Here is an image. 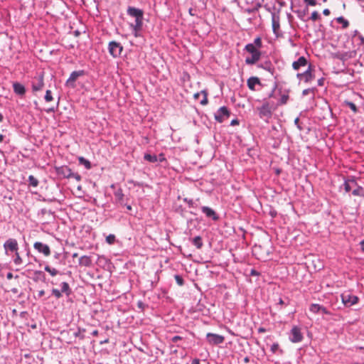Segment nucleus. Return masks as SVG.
<instances>
[{
	"instance_id": "nucleus-1",
	"label": "nucleus",
	"mask_w": 364,
	"mask_h": 364,
	"mask_svg": "<svg viewBox=\"0 0 364 364\" xmlns=\"http://www.w3.org/2000/svg\"><path fill=\"white\" fill-rule=\"evenodd\" d=\"M275 109L276 107L270 105V103L268 102H265L260 107L257 108V110L259 111V115L260 118L269 119L272 117V111Z\"/></svg>"
},
{
	"instance_id": "nucleus-2",
	"label": "nucleus",
	"mask_w": 364,
	"mask_h": 364,
	"mask_svg": "<svg viewBox=\"0 0 364 364\" xmlns=\"http://www.w3.org/2000/svg\"><path fill=\"white\" fill-rule=\"evenodd\" d=\"M341 296L343 304L346 306L356 304L359 301L357 296L351 294L349 291L343 293Z\"/></svg>"
},
{
	"instance_id": "nucleus-3",
	"label": "nucleus",
	"mask_w": 364,
	"mask_h": 364,
	"mask_svg": "<svg viewBox=\"0 0 364 364\" xmlns=\"http://www.w3.org/2000/svg\"><path fill=\"white\" fill-rule=\"evenodd\" d=\"M108 49L109 54L112 57L117 58L121 55L123 46L119 43L113 41L109 43Z\"/></svg>"
},
{
	"instance_id": "nucleus-4",
	"label": "nucleus",
	"mask_w": 364,
	"mask_h": 364,
	"mask_svg": "<svg viewBox=\"0 0 364 364\" xmlns=\"http://www.w3.org/2000/svg\"><path fill=\"white\" fill-rule=\"evenodd\" d=\"M4 248L6 254L9 252H16L18 251V244L16 239L9 238L4 244Z\"/></svg>"
},
{
	"instance_id": "nucleus-5",
	"label": "nucleus",
	"mask_w": 364,
	"mask_h": 364,
	"mask_svg": "<svg viewBox=\"0 0 364 364\" xmlns=\"http://www.w3.org/2000/svg\"><path fill=\"white\" fill-rule=\"evenodd\" d=\"M230 117V112L226 107H220L215 115V119L220 123L224 122Z\"/></svg>"
},
{
	"instance_id": "nucleus-6",
	"label": "nucleus",
	"mask_w": 364,
	"mask_h": 364,
	"mask_svg": "<svg viewBox=\"0 0 364 364\" xmlns=\"http://www.w3.org/2000/svg\"><path fill=\"white\" fill-rule=\"evenodd\" d=\"M33 247L38 252L42 253L45 257H48L51 253L50 247L41 242H36L33 244Z\"/></svg>"
},
{
	"instance_id": "nucleus-7",
	"label": "nucleus",
	"mask_w": 364,
	"mask_h": 364,
	"mask_svg": "<svg viewBox=\"0 0 364 364\" xmlns=\"http://www.w3.org/2000/svg\"><path fill=\"white\" fill-rule=\"evenodd\" d=\"M303 339V335L301 332L300 328L294 326L291 330L290 341L292 343L301 342Z\"/></svg>"
},
{
	"instance_id": "nucleus-8",
	"label": "nucleus",
	"mask_w": 364,
	"mask_h": 364,
	"mask_svg": "<svg viewBox=\"0 0 364 364\" xmlns=\"http://www.w3.org/2000/svg\"><path fill=\"white\" fill-rule=\"evenodd\" d=\"M43 87V75L41 74L33 78L32 82V90L33 92H37L41 90Z\"/></svg>"
},
{
	"instance_id": "nucleus-9",
	"label": "nucleus",
	"mask_w": 364,
	"mask_h": 364,
	"mask_svg": "<svg viewBox=\"0 0 364 364\" xmlns=\"http://www.w3.org/2000/svg\"><path fill=\"white\" fill-rule=\"evenodd\" d=\"M208 341L211 345H218L223 343L225 338L224 336L218 334L208 333L206 335Z\"/></svg>"
},
{
	"instance_id": "nucleus-10",
	"label": "nucleus",
	"mask_w": 364,
	"mask_h": 364,
	"mask_svg": "<svg viewBox=\"0 0 364 364\" xmlns=\"http://www.w3.org/2000/svg\"><path fill=\"white\" fill-rule=\"evenodd\" d=\"M201 210L208 218H211L213 220H217L218 219L217 213L212 208L207 206H203L201 208Z\"/></svg>"
},
{
	"instance_id": "nucleus-11",
	"label": "nucleus",
	"mask_w": 364,
	"mask_h": 364,
	"mask_svg": "<svg viewBox=\"0 0 364 364\" xmlns=\"http://www.w3.org/2000/svg\"><path fill=\"white\" fill-rule=\"evenodd\" d=\"M83 71H73L69 78L68 79L66 84L68 85L73 86L74 82L76 81V80L81 75H83Z\"/></svg>"
},
{
	"instance_id": "nucleus-12",
	"label": "nucleus",
	"mask_w": 364,
	"mask_h": 364,
	"mask_svg": "<svg viewBox=\"0 0 364 364\" xmlns=\"http://www.w3.org/2000/svg\"><path fill=\"white\" fill-rule=\"evenodd\" d=\"M127 14L134 18L143 17L144 12L141 9H136L134 7H129L127 9Z\"/></svg>"
},
{
	"instance_id": "nucleus-13",
	"label": "nucleus",
	"mask_w": 364,
	"mask_h": 364,
	"mask_svg": "<svg viewBox=\"0 0 364 364\" xmlns=\"http://www.w3.org/2000/svg\"><path fill=\"white\" fill-rule=\"evenodd\" d=\"M307 64V60L305 57H300L296 61H294L292 63V68L295 70H298L301 67L306 66Z\"/></svg>"
},
{
	"instance_id": "nucleus-14",
	"label": "nucleus",
	"mask_w": 364,
	"mask_h": 364,
	"mask_svg": "<svg viewBox=\"0 0 364 364\" xmlns=\"http://www.w3.org/2000/svg\"><path fill=\"white\" fill-rule=\"evenodd\" d=\"M13 88H14V92L18 95L22 96L26 92L25 87L19 82H14L13 84Z\"/></svg>"
},
{
	"instance_id": "nucleus-15",
	"label": "nucleus",
	"mask_w": 364,
	"mask_h": 364,
	"mask_svg": "<svg viewBox=\"0 0 364 364\" xmlns=\"http://www.w3.org/2000/svg\"><path fill=\"white\" fill-rule=\"evenodd\" d=\"M297 77L304 79L306 82L311 81L313 79L311 67L309 66V69L304 73H299Z\"/></svg>"
},
{
	"instance_id": "nucleus-16",
	"label": "nucleus",
	"mask_w": 364,
	"mask_h": 364,
	"mask_svg": "<svg viewBox=\"0 0 364 364\" xmlns=\"http://www.w3.org/2000/svg\"><path fill=\"white\" fill-rule=\"evenodd\" d=\"M259 83V79L257 77H251L247 80V82L248 88L252 91L255 90V86Z\"/></svg>"
},
{
	"instance_id": "nucleus-17",
	"label": "nucleus",
	"mask_w": 364,
	"mask_h": 364,
	"mask_svg": "<svg viewBox=\"0 0 364 364\" xmlns=\"http://www.w3.org/2000/svg\"><path fill=\"white\" fill-rule=\"evenodd\" d=\"M79 264L82 267H90L92 264V259L90 257L83 255L79 259Z\"/></svg>"
},
{
	"instance_id": "nucleus-18",
	"label": "nucleus",
	"mask_w": 364,
	"mask_h": 364,
	"mask_svg": "<svg viewBox=\"0 0 364 364\" xmlns=\"http://www.w3.org/2000/svg\"><path fill=\"white\" fill-rule=\"evenodd\" d=\"M142 26L143 17L135 18V23L132 26L135 32V36H137V32L141 29Z\"/></svg>"
},
{
	"instance_id": "nucleus-19",
	"label": "nucleus",
	"mask_w": 364,
	"mask_h": 364,
	"mask_svg": "<svg viewBox=\"0 0 364 364\" xmlns=\"http://www.w3.org/2000/svg\"><path fill=\"white\" fill-rule=\"evenodd\" d=\"M245 50L252 55H261V52L255 47L254 44L249 43L245 46Z\"/></svg>"
},
{
	"instance_id": "nucleus-20",
	"label": "nucleus",
	"mask_w": 364,
	"mask_h": 364,
	"mask_svg": "<svg viewBox=\"0 0 364 364\" xmlns=\"http://www.w3.org/2000/svg\"><path fill=\"white\" fill-rule=\"evenodd\" d=\"M62 170L66 171V172H68V178H73L77 181H80L81 180V176H80V174H78L77 173H73L68 167L65 166V168H63Z\"/></svg>"
},
{
	"instance_id": "nucleus-21",
	"label": "nucleus",
	"mask_w": 364,
	"mask_h": 364,
	"mask_svg": "<svg viewBox=\"0 0 364 364\" xmlns=\"http://www.w3.org/2000/svg\"><path fill=\"white\" fill-rule=\"evenodd\" d=\"M260 57L261 55H252L251 57L245 59V63L247 65L255 64L260 59Z\"/></svg>"
},
{
	"instance_id": "nucleus-22",
	"label": "nucleus",
	"mask_w": 364,
	"mask_h": 364,
	"mask_svg": "<svg viewBox=\"0 0 364 364\" xmlns=\"http://www.w3.org/2000/svg\"><path fill=\"white\" fill-rule=\"evenodd\" d=\"M357 186L356 182L353 180L346 181L344 183L345 190L346 192L350 191L353 188Z\"/></svg>"
},
{
	"instance_id": "nucleus-23",
	"label": "nucleus",
	"mask_w": 364,
	"mask_h": 364,
	"mask_svg": "<svg viewBox=\"0 0 364 364\" xmlns=\"http://www.w3.org/2000/svg\"><path fill=\"white\" fill-rule=\"evenodd\" d=\"M114 196H115V198L116 200L120 203L121 204H122L123 203V199H124V193L122 192V190L121 188H119L117 189L115 192H114Z\"/></svg>"
},
{
	"instance_id": "nucleus-24",
	"label": "nucleus",
	"mask_w": 364,
	"mask_h": 364,
	"mask_svg": "<svg viewBox=\"0 0 364 364\" xmlns=\"http://www.w3.org/2000/svg\"><path fill=\"white\" fill-rule=\"evenodd\" d=\"M144 159L151 163H155L158 161V157L156 155H151L150 154H145Z\"/></svg>"
},
{
	"instance_id": "nucleus-25",
	"label": "nucleus",
	"mask_w": 364,
	"mask_h": 364,
	"mask_svg": "<svg viewBox=\"0 0 364 364\" xmlns=\"http://www.w3.org/2000/svg\"><path fill=\"white\" fill-rule=\"evenodd\" d=\"M15 253V257L14 259V263L17 265V266H20L23 264V259L22 257H21L18 251L14 252Z\"/></svg>"
},
{
	"instance_id": "nucleus-26",
	"label": "nucleus",
	"mask_w": 364,
	"mask_h": 364,
	"mask_svg": "<svg viewBox=\"0 0 364 364\" xmlns=\"http://www.w3.org/2000/svg\"><path fill=\"white\" fill-rule=\"evenodd\" d=\"M336 21L338 23L342 24L343 28H346L349 26V22L348 20L345 19L343 16L338 17L336 18Z\"/></svg>"
},
{
	"instance_id": "nucleus-27",
	"label": "nucleus",
	"mask_w": 364,
	"mask_h": 364,
	"mask_svg": "<svg viewBox=\"0 0 364 364\" xmlns=\"http://www.w3.org/2000/svg\"><path fill=\"white\" fill-rule=\"evenodd\" d=\"M193 245L198 248L200 249L203 246L202 239L200 236H196L193 240Z\"/></svg>"
},
{
	"instance_id": "nucleus-28",
	"label": "nucleus",
	"mask_w": 364,
	"mask_h": 364,
	"mask_svg": "<svg viewBox=\"0 0 364 364\" xmlns=\"http://www.w3.org/2000/svg\"><path fill=\"white\" fill-rule=\"evenodd\" d=\"M62 289L61 291L63 293H65L67 295H69L70 294V288L68 284V283L64 282L61 284Z\"/></svg>"
},
{
	"instance_id": "nucleus-29",
	"label": "nucleus",
	"mask_w": 364,
	"mask_h": 364,
	"mask_svg": "<svg viewBox=\"0 0 364 364\" xmlns=\"http://www.w3.org/2000/svg\"><path fill=\"white\" fill-rule=\"evenodd\" d=\"M354 196H364V189L362 187L358 186L353 191Z\"/></svg>"
},
{
	"instance_id": "nucleus-30",
	"label": "nucleus",
	"mask_w": 364,
	"mask_h": 364,
	"mask_svg": "<svg viewBox=\"0 0 364 364\" xmlns=\"http://www.w3.org/2000/svg\"><path fill=\"white\" fill-rule=\"evenodd\" d=\"M44 269L48 272L51 276H55L58 274V271L55 268H51L50 266L46 265Z\"/></svg>"
},
{
	"instance_id": "nucleus-31",
	"label": "nucleus",
	"mask_w": 364,
	"mask_h": 364,
	"mask_svg": "<svg viewBox=\"0 0 364 364\" xmlns=\"http://www.w3.org/2000/svg\"><path fill=\"white\" fill-rule=\"evenodd\" d=\"M79 162L80 164L84 165L85 168L87 169H90L91 168L90 162L88 160L85 159L84 157H80Z\"/></svg>"
},
{
	"instance_id": "nucleus-32",
	"label": "nucleus",
	"mask_w": 364,
	"mask_h": 364,
	"mask_svg": "<svg viewBox=\"0 0 364 364\" xmlns=\"http://www.w3.org/2000/svg\"><path fill=\"white\" fill-rule=\"evenodd\" d=\"M289 95H287V94L282 95L281 96L279 103L277 104V106L287 104L289 100Z\"/></svg>"
},
{
	"instance_id": "nucleus-33",
	"label": "nucleus",
	"mask_w": 364,
	"mask_h": 364,
	"mask_svg": "<svg viewBox=\"0 0 364 364\" xmlns=\"http://www.w3.org/2000/svg\"><path fill=\"white\" fill-rule=\"evenodd\" d=\"M321 305L318 304H313L310 306V311L314 314H318L320 312Z\"/></svg>"
},
{
	"instance_id": "nucleus-34",
	"label": "nucleus",
	"mask_w": 364,
	"mask_h": 364,
	"mask_svg": "<svg viewBox=\"0 0 364 364\" xmlns=\"http://www.w3.org/2000/svg\"><path fill=\"white\" fill-rule=\"evenodd\" d=\"M28 181L30 185L33 187H36L38 185V181L33 176H29Z\"/></svg>"
},
{
	"instance_id": "nucleus-35",
	"label": "nucleus",
	"mask_w": 364,
	"mask_h": 364,
	"mask_svg": "<svg viewBox=\"0 0 364 364\" xmlns=\"http://www.w3.org/2000/svg\"><path fill=\"white\" fill-rule=\"evenodd\" d=\"M106 242L109 245H112L115 242V235L110 234L108 236H107Z\"/></svg>"
},
{
	"instance_id": "nucleus-36",
	"label": "nucleus",
	"mask_w": 364,
	"mask_h": 364,
	"mask_svg": "<svg viewBox=\"0 0 364 364\" xmlns=\"http://www.w3.org/2000/svg\"><path fill=\"white\" fill-rule=\"evenodd\" d=\"M201 94L203 95V99L200 101V104L202 105H206L208 104L207 92L203 90L201 92Z\"/></svg>"
},
{
	"instance_id": "nucleus-37",
	"label": "nucleus",
	"mask_w": 364,
	"mask_h": 364,
	"mask_svg": "<svg viewBox=\"0 0 364 364\" xmlns=\"http://www.w3.org/2000/svg\"><path fill=\"white\" fill-rule=\"evenodd\" d=\"M45 100L47 102H51L53 100L52 93L51 91L49 90H48L46 92Z\"/></svg>"
},
{
	"instance_id": "nucleus-38",
	"label": "nucleus",
	"mask_w": 364,
	"mask_h": 364,
	"mask_svg": "<svg viewBox=\"0 0 364 364\" xmlns=\"http://www.w3.org/2000/svg\"><path fill=\"white\" fill-rule=\"evenodd\" d=\"M256 48H260L262 47V39L260 37H257L255 39L253 43Z\"/></svg>"
},
{
	"instance_id": "nucleus-39",
	"label": "nucleus",
	"mask_w": 364,
	"mask_h": 364,
	"mask_svg": "<svg viewBox=\"0 0 364 364\" xmlns=\"http://www.w3.org/2000/svg\"><path fill=\"white\" fill-rule=\"evenodd\" d=\"M62 291H59L57 289H52V294L55 296L56 299H59L62 296Z\"/></svg>"
},
{
	"instance_id": "nucleus-40",
	"label": "nucleus",
	"mask_w": 364,
	"mask_h": 364,
	"mask_svg": "<svg viewBox=\"0 0 364 364\" xmlns=\"http://www.w3.org/2000/svg\"><path fill=\"white\" fill-rule=\"evenodd\" d=\"M320 18V15L318 13V11H314L312 14H311V19L313 21H317Z\"/></svg>"
},
{
	"instance_id": "nucleus-41",
	"label": "nucleus",
	"mask_w": 364,
	"mask_h": 364,
	"mask_svg": "<svg viewBox=\"0 0 364 364\" xmlns=\"http://www.w3.org/2000/svg\"><path fill=\"white\" fill-rule=\"evenodd\" d=\"M175 279H176V283L179 285V286H182L183 284V278L179 276V275H175Z\"/></svg>"
},
{
	"instance_id": "nucleus-42",
	"label": "nucleus",
	"mask_w": 364,
	"mask_h": 364,
	"mask_svg": "<svg viewBox=\"0 0 364 364\" xmlns=\"http://www.w3.org/2000/svg\"><path fill=\"white\" fill-rule=\"evenodd\" d=\"M347 105L351 109V110L353 112H357V107L353 102H348Z\"/></svg>"
},
{
	"instance_id": "nucleus-43",
	"label": "nucleus",
	"mask_w": 364,
	"mask_h": 364,
	"mask_svg": "<svg viewBox=\"0 0 364 364\" xmlns=\"http://www.w3.org/2000/svg\"><path fill=\"white\" fill-rule=\"evenodd\" d=\"M279 346L277 343L272 344L271 346V351L272 353H275L279 350Z\"/></svg>"
},
{
	"instance_id": "nucleus-44",
	"label": "nucleus",
	"mask_w": 364,
	"mask_h": 364,
	"mask_svg": "<svg viewBox=\"0 0 364 364\" xmlns=\"http://www.w3.org/2000/svg\"><path fill=\"white\" fill-rule=\"evenodd\" d=\"M272 27L274 32L276 33L277 31L279 28V22H277L276 21L273 20L272 21Z\"/></svg>"
},
{
	"instance_id": "nucleus-45",
	"label": "nucleus",
	"mask_w": 364,
	"mask_h": 364,
	"mask_svg": "<svg viewBox=\"0 0 364 364\" xmlns=\"http://www.w3.org/2000/svg\"><path fill=\"white\" fill-rule=\"evenodd\" d=\"M320 312L324 314H327V315H331V313L328 311L326 309V308H325L324 306H321V309H320Z\"/></svg>"
},
{
	"instance_id": "nucleus-46",
	"label": "nucleus",
	"mask_w": 364,
	"mask_h": 364,
	"mask_svg": "<svg viewBox=\"0 0 364 364\" xmlns=\"http://www.w3.org/2000/svg\"><path fill=\"white\" fill-rule=\"evenodd\" d=\"M65 166L60 168L58 169V173L63 175V176H64V177L68 178V176H67V175H68V172H66V171H63V170H62V168H65Z\"/></svg>"
},
{
	"instance_id": "nucleus-47",
	"label": "nucleus",
	"mask_w": 364,
	"mask_h": 364,
	"mask_svg": "<svg viewBox=\"0 0 364 364\" xmlns=\"http://www.w3.org/2000/svg\"><path fill=\"white\" fill-rule=\"evenodd\" d=\"M182 340V337L179 336H173L172 338H171V341L173 343H176L178 342V341H181Z\"/></svg>"
},
{
	"instance_id": "nucleus-48",
	"label": "nucleus",
	"mask_w": 364,
	"mask_h": 364,
	"mask_svg": "<svg viewBox=\"0 0 364 364\" xmlns=\"http://www.w3.org/2000/svg\"><path fill=\"white\" fill-rule=\"evenodd\" d=\"M157 157H158V161H159L160 162H163V161H166L164 154H160L159 155V156H157Z\"/></svg>"
},
{
	"instance_id": "nucleus-49",
	"label": "nucleus",
	"mask_w": 364,
	"mask_h": 364,
	"mask_svg": "<svg viewBox=\"0 0 364 364\" xmlns=\"http://www.w3.org/2000/svg\"><path fill=\"white\" fill-rule=\"evenodd\" d=\"M306 3L311 6H316V0H304Z\"/></svg>"
},
{
	"instance_id": "nucleus-50",
	"label": "nucleus",
	"mask_w": 364,
	"mask_h": 364,
	"mask_svg": "<svg viewBox=\"0 0 364 364\" xmlns=\"http://www.w3.org/2000/svg\"><path fill=\"white\" fill-rule=\"evenodd\" d=\"M323 15L325 16H328L330 14V10L328 9H325L323 11Z\"/></svg>"
},
{
	"instance_id": "nucleus-51",
	"label": "nucleus",
	"mask_w": 364,
	"mask_h": 364,
	"mask_svg": "<svg viewBox=\"0 0 364 364\" xmlns=\"http://www.w3.org/2000/svg\"><path fill=\"white\" fill-rule=\"evenodd\" d=\"M38 297H42L43 296L45 295V291L44 290H41L38 291Z\"/></svg>"
},
{
	"instance_id": "nucleus-52",
	"label": "nucleus",
	"mask_w": 364,
	"mask_h": 364,
	"mask_svg": "<svg viewBox=\"0 0 364 364\" xmlns=\"http://www.w3.org/2000/svg\"><path fill=\"white\" fill-rule=\"evenodd\" d=\"M6 278L8 279H11L13 278V274L11 272H9L7 274H6Z\"/></svg>"
},
{
	"instance_id": "nucleus-53",
	"label": "nucleus",
	"mask_w": 364,
	"mask_h": 364,
	"mask_svg": "<svg viewBox=\"0 0 364 364\" xmlns=\"http://www.w3.org/2000/svg\"><path fill=\"white\" fill-rule=\"evenodd\" d=\"M358 38L360 39V41L361 43H362L363 45H364V37H363V36L360 35V36H358Z\"/></svg>"
},
{
	"instance_id": "nucleus-54",
	"label": "nucleus",
	"mask_w": 364,
	"mask_h": 364,
	"mask_svg": "<svg viewBox=\"0 0 364 364\" xmlns=\"http://www.w3.org/2000/svg\"><path fill=\"white\" fill-rule=\"evenodd\" d=\"M230 124H231V125H236V124H238L239 122L237 119H233V120H232Z\"/></svg>"
},
{
	"instance_id": "nucleus-55",
	"label": "nucleus",
	"mask_w": 364,
	"mask_h": 364,
	"mask_svg": "<svg viewBox=\"0 0 364 364\" xmlns=\"http://www.w3.org/2000/svg\"><path fill=\"white\" fill-rule=\"evenodd\" d=\"M191 364H200V360L198 359H194Z\"/></svg>"
},
{
	"instance_id": "nucleus-56",
	"label": "nucleus",
	"mask_w": 364,
	"mask_h": 364,
	"mask_svg": "<svg viewBox=\"0 0 364 364\" xmlns=\"http://www.w3.org/2000/svg\"><path fill=\"white\" fill-rule=\"evenodd\" d=\"M201 95V92H197V93H195L194 94V98L195 99H198V97H200V95Z\"/></svg>"
},
{
	"instance_id": "nucleus-57",
	"label": "nucleus",
	"mask_w": 364,
	"mask_h": 364,
	"mask_svg": "<svg viewBox=\"0 0 364 364\" xmlns=\"http://www.w3.org/2000/svg\"><path fill=\"white\" fill-rule=\"evenodd\" d=\"M92 335L94 336H97L98 335V331L97 330H95L92 332Z\"/></svg>"
},
{
	"instance_id": "nucleus-58",
	"label": "nucleus",
	"mask_w": 364,
	"mask_h": 364,
	"mask_svg": "<svg viewBox=\"0 0 364 364\" xmlns=\"http://www.w3.org/2000/svg\"><path fill=\"white\" fill-rule=\"evenodd\" d=\"M360 246L362 250L364 252V240L360 242Z\"/></svg>"
},
{
	"instance_id": "nucleus-59",
	"label": "nucleus",
	"mask_w": 364,
	"mask_h": 364,
	"mask_svg": "<svg viewBox=\"0 0 364 364\" xmlns=\"http://www.w3.org/2000/svg\"><path fill=\"white\" fill-rule=\"evenodd\" d=\"M184 200H185L186 202H187L189 205H192V204H193V200H188V199H187V198H185V199H184Z\"/></svg>"
},
{
	"instance_id": "nucleus-60",
	"label": "nucleus",
	"mask_w": 364,
	"mask_h": 364,
	"mask_svg": "<svg viewBox=\"0 0 364 364\" xmlns=\"http://www.w3.org/2000/svg\"><path fill=\"white\" fill-rule=\"evenodd\" d=\"M258 331H259V333H264V332H265V331H266V330H265L264 328H259L258 329Z\"/></svg>"
},
{
	"instance_id": "nucleus-61",
	"label": "nucleus",
	"mask_w": 364,
	"mask_h": 364,
	"mask_svg": "<svg viewBox=\"0 0 364 364\" xmlns=\"http://www.w3.org/2000/svg\"><path fill=\"white\" fill-rule=\"evenodd\" d=\"M284 304V302L283 299L280 298L279 299V304L283 305Z\"/></svg>"
},
{
	"instance_id": "nucleus-62",
	"label": "nucleus",
	"mask_w": 364,
	"mask_h": 364,
	"mask_svg": "<svg viewBox=\"0 0 364 364\" xmlns=\"http://www.w3.org/2000/svg\"><path fill=\"white\" fill-rule=\"evenodd\" d=\"M251 274H252V275H257V274H257V272H256V270H254V269H253V270H252Z\"/></svg>"
},
{
	"instance_id": "nucleus-63",
	"label": "nucleus",
	"mask_w": 364,
	"mask_h": 364,
	"mask_svg": "<svg viewBox=\"0 0 364 364\" xmlns=\"http://www.w3.org/2000/svg\"><path fill=\"white\" fill-rule=\"evenodd\" d=\"M72 257L73 258L77 257H78V254L77 252H75V253L73 254Z\"/></svg>"
},
{
	"instance_id": "nucleus-64",
	"label": "nucleus",
	"mask_w": 364,
	"mask_h": 364,
	"mask_svg": "<svg viewBox=\"0 0 364 364\" xmlns=\"http://www.w3.org/2000/svg\"><path fill=\"white\" fill-rule=\"evenodd\" d=\"M249 360H249V358H248V357H245V358H244V361H245V363H248V362H249Z\"/></svg>"
}]
</instances>
